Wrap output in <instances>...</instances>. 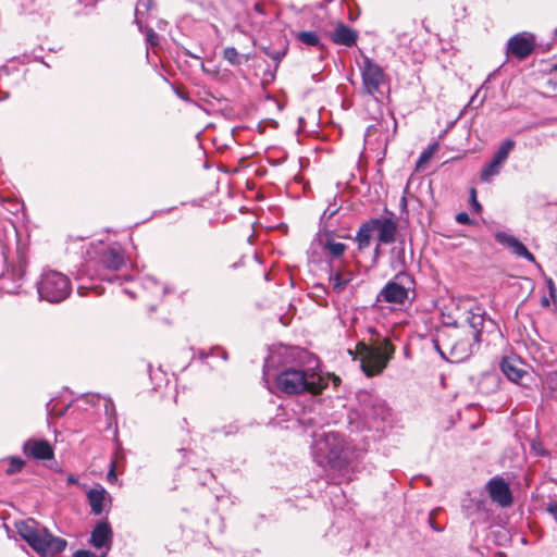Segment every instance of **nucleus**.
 Returning a JSON list of instances; mask_svg holds the SVG:
<instances>
[{
	"mask_svg": "<svg viewBox=\"0 0 557 557\" xmlns=\"http://www.w3.org/2000/svg\"><path fill=\"white\" fill-rule=\"evenodd\" d=\"M296 38L300 42L311 47L319 46L320 44V38L315 32H299Z\"/></svg>",
	"mask_w": 557,
	"mask_h": 557,
	"instance_id": "a878e982",
	"label": "nucleus"
},
{
	"mask_svg": "<svg viewBox=\"0 0 557 557\" xmlns=\"http://www.w3.org/2000/svg\"><path fill=\"white\" fill-rule=\"evenodd\" d=\"M358 403L349 412V424L356 431L380 430L391 416L385 400L370 392H360Z\"/></svg>",
	"mask_w": 557,
	"mask_h": 557,
	"instance_id": "7ed1b4c3",
	"label": "nucleus"
},
{
	"mask_svg": "<svg viewBox=\"0 0 557 557\" xmlns=\"http://www.w3.org/2000/svg\"><path fill=\"white\" fill-rule=\"evenodd\" d=\"M470 203H471L473 212L480 213L482 211V206L478 201V198H476V190H475V188H471L470 189Z\"/></svg>",
	"mask_w": 557,
	"mask_h": 557,
	"instance_id": "2f4dec72",
	"label": "nucleus"
},
{
	"mask_svg": "<svg viewBox=\"0 0 557 557\" xmlns=\"http://www.w3.org/2000/svg\"><path fill=\"white\" fill-rule=\"evenodd\" d=\"M25 465V461L18 457H11L9 459V467L7 468L5 472L8 474H13L16 472H20Z\"/></svg>",
	"mask_w": 557,
	"mask_h": 557,
	"instance_id": "c85d7f7f",
	"label": "nucleus"
},
{
	"mask_svg": "<svg viewBox=\"0 0 557 557\" xmlns=\"http://www.w3.org/2000/svg\"><path fill=\"white\" fill-rule=\"evenodd\" d=\"M223 57L232 65H239L243 63V58L234 47H226L223 50Z\"/></svg>",
	"mask_w": 557,
	"mask_h": 557,
	"instance_id": "bb28decb",
	"label": "nucleus"
},
{
	"mask_svg": "<svg viewBox=\"0 0 557 557\" xmlns=\"http://www.w3.org/2000/svg\"><path fill=\"white\" fill-rule=\"evenodd\" d=\"M286 51V47H284L282 50H271L269 48L264 49L265 54L277 63L285 57Z\"/></svg>",
	"mask_w": 557,
	"mask_h": 557,
	"instance_id": "7c9ffc66",
	"label": "nucleus"
},
{
	"mask_svg": "<svg viewBox=\"0 0 557 557\" xmlns=\"http://www.w3.org/2000/svg\"><path fill=\"white\" fill-rule=\"evenodd\" d=\"M412 278L404 271L398 272L393 281H389L379 293L377 301L394 305H403L408 299Z\"/></svg>",
	"mask_w": 557,
	"mask_h": 557,
	"instance_id": "6e6552de",
	"label": "nucleus"
},
{
	"mask_svg": "<svg viewBox=\"0 0 557 557\" xmlns=\"http://www.w3.org/2000/svg\"><path fill=\"white\" fill-rule=\"evenodd\" d=\"M312 363L313 366L286 368L276 376V387L288 395L320 394L327 386V380L317 371L318 361L312 360Z\"/></svg>",
	"mask_w": 557,
	"mask_h": 557,
	"instance_id": "f03ea898",
	"label": "nucleus"
},
{
	"mask_svg": "<svg viewBox=\"0 0 557 557\" xmlns=\"http://www.w3.org/2000/svg\"><path fill=\"white\" fill-rule=\"evenodd\" d=\"M547 511L557 518V502H550L547 506Z\"/></svg>",
	"mask_w": 557,
	"mask_h": 557,
	"instance_id": "4c0bfd02",
	"label": "nucleus"
},
{
	"mask_svg": "<svg viewBox=\"0 0 557 557\" xmlns=\"http://www.w3.org/2000/svg\"><path fill=\"white\" fill-rule=\"evenodd\" d=\"M112 530L108 521H100L91 531L90 544L97 549H106L101 557H104L111 547Z\"/></svg>",
	"mask_w": 557,
	"mask_h": 557,
	"instance_id": "dca6fc26",
	"label": "nucleus"
},
{
	"mask_svg": "<svg viewBox=\"0 0 557 557\" xmlns=\"http://www.w3.org/2000/svg\"><path fill=\"white\" fill-rule=\"evenodd\" d=\"M479 94H480V89H478V90H476V92L472 96V98H471V100H470V104H472V103H474V102H475V100H476V98H478Z\"/></svg>",
	"mask_w": 557,
	"mask_h": 557,
	"instance_id": "ea45409f",
	"label": "nucleus"
},
{
	"mask_svg": "<svg viewBox=\"0 0 557 557\" xmlns=\"http://www.w3.org/2000/svg\"><path fill=\"white\" fill-rule=\"evenodd\" d=\"M480 341H475L471 335L460 337L450 344L449 347V361L462 362L468 359L472 352L473 347Z\"/></svg>",
	"mask_w": 557,
	"mask_h": 557,
	"instance_id": "4468645a",
	"label": "nucleus"
},
{
	"mask_svg": "<svg viewBox=\"0 0 557 557\" xmlns=\"http://www.w3.org/2000/svg\"><path fill=\"white\" fill-rule=\"evenodd\" d=\"M313 460L322 468H330L350 480L348 468L358 458L355 446L337 432L317 434L311 446Z\"/></svg>",
	"mask_w": 557,
	"mask_h": 557,
	"instance_id": "f257e3e1",
	"label": "nucleus"
},
{
	"mask_svg": "<svg viewBox=\"0 0 557 557\" xmlns=\"http://www.w3.org/2000/svg\"><path fill=\"white\" fill-rule=\"evenodd\" d=\"M546 283H547L549 296H550V298H553L555 300L557 298V289H556L555 283L550 277H548L546 280Z\"/></svg>",
	"mask_w": 557,
	"mask_h": 557,
	"instance_id": "c9c22d12",
	"label": "nucleus"
},
{
	"mask_svg": "<svg viewBox=\"0 0 557 557\" xmlns=\"http://www.w3.org/2000/svg\"><path fill=\"white\" fill-rule=\"evenodd\" d=\"M486 491L491 499L505 508L512 504V494L509 484L500 476H494L486 483Z\"/></svg>",
	"mask_w": 557,
	"mask_h": 557,
	"instance_id": "f8f14e48",
	"label": "nucleus"
},
{
	"mask_svg": "<svg viewBox=\"0 0 557 557\" xmlns=\"http://www.w3.org/2000/svg\"><path fill=\"white\" fill-rule=\"evenodd\" d=\"M495 239L498 244L508 248L517 257L527 259L530 262L535 263L534 256L527 249V247L515 236L505 232H497Z\"/></svg>",
	"mask_w": 557,
	"mask_h": 557,
	"instance_id": "f3484780",
	"label": "nucleus"
},
{
	"mask_svg": "<svg viewBox=\"0 0 557 557\" xmlns=\"http://www.w3.org/2000/svg\"><path fill=\"white\" fill-rule=\"evenodd\" d=\"M502 372L512 382H518L524 374V371L519 368L515 359L505 357L500 362Z\"/></svg>",
	"mask_w": 557,
	"mask_h": 557,
	"instance_id": "4be33fe9",
	"label": "nucleus"
},
{
	"mask_svg": "<svg viewBox=\"0 0 557 557\" xmlns=\"http://www.w3.org/2000/svg\"><path fill=\"white\" fill-rule=\"evenodd\" d=\"M152 5V0H138L135 8V23L139 30L144 29V24L147 22V16Z\"/></svg>",
	"mask_w": 557,
	"mask_h": 557,
	"instance_id": "5701e85b",
	"label": "nucleus"
},
{
	"mask_svg": "<svg viewBox=\"0 0 557 557\" xmlns=\"http://www.w3.org/2000/svg\"><path fill=\"white\" fill-rule=\"evenodd\" d=\"M374 233H377L380 244H392L396 238L397 224L391 218H374L362 223L355 237L360 251L370 246Z\"/></svg>",
	"mask_w": 557,
	"mask_h": 557,
	"instance_id": "423d86ee",
	"label": "nucleus"
},
{
	"mask_svg": "<svg viewBox=\"0 0 557 557\" xmlns=\"http://www.w3.org/2000/svg\"><path fill=\"white\" fill-rule=\"evenodd\" d=\"M437 150V144L434 143L432 145H430L419 157L418 161H417V168L420 169L422 168L424 164H426L430 159L433 157V154L435 153V151Z\"/></svg>",
	"mask_w": 557,
	"mask_h": 557,
	"instance_id": "cd10ccee",
	"label": "nucleus"
},
{
	"mask_svg": "<svg viewBox=\"0 0 557 557\" xmlns=\"http://www.w3.org/2000/svg\"><path fill=\"white\" fill-rule=\"evenodd\" d=\"M71 292L69 278L57 271H47L38 284V293L42 299L50 302L64 300Z\"/></svg>",
	"mask_w": 557,
	"mask_h": 557,
	"instance_id": "0eeeda50",
	"label": "nucleus"
},
{
	"mask_svg": "<svg viewBox=\"0 0 557 557\" xmlns=\"http://www.w3.org/2000/svg\"><path fill=\"white\" fill-rule=\"evenodd\" d=\"M222 357H223L224 359H226V358H227V355H226V352H225V351H223V352H222Z\"/></svg>",
	"mask_w": 557,
	"mask_h": 557,
	"instance_id": "a18cd8bd",
	"label": "nucleus"
},
{
	"mask_svg": "<svg viewBox=\"0 0 557 557\" xmlns=\"http://www.w3.org/2000/svg\"><path fill=\"white\" fill-rule=\"evenodd\" d=\"M354 272L347 269H332L330 273V284L332 290L341 294L345 290L346 286L352 281Z\"/></svg>",
	"mask_w": 557,
	"mask_h": 557,
	"instance_id": "a211bd4d",
	"label": "nucleus"
},
{
	"mask_svg": "<svg viewBox=\"0 0 557 557\" xmlns=\"http://www.w3.org/2000/svg\"><path fill=\"white\" fill-rule=\"evenodd\" d=\"M18 535L39 555L52 557L62 553L67 542L51 534L46 528L35 520L17 521L15 523Z\"/></svg>",
	"mask_w": 557,
	"mask_h": 557,
	"instance_id": "20e7f679",
	"label": "nucleus"
},
{
	"mask_svg": "<svg viewBox=\"0 0 557 557\" xmlns=\"http://www.w3.org/2000/svg\"><path fill=\"white\" fill-rule=\"evenodd\" d=\"M356 350L360 358L361 369L367 376L382 373L394 354V347L387 338L376 346L367 345L363 342L358 343Z\"/></svg>",
	"mask_w": 557,
	"mask_h": 557,
	"instance_id": "39448f33",
	"label": "nucleus"
},
{
	"mask_svg": "<svg viewBox=\"0 0 557 557\" xmlns=\"http://www.w3.org/2000/svg\"><path fill=\"white\" fill-rule=\"evenodd\" d=\"M100 269L97 270V276L103 281L113 282L116 275L110 272L119 271L125 264V258L120 248L107 247L100 256Z\"/></svg>",
	"mask_w": 557,
	"mask_h": 557,
	"instance_id": "9d476101",
	"label": "nucleus"
},
{
	"mask_svg": "<svg viewBox=\"0 0 557 557\" xmlns=\"http://www.w3.org/2000/svg\"><path fill=\"white\" fill-rule=\"evenodd\" d=\"M115 467H116L115 461H111L110 469H109L108 476H107V479L110 483H115L117 481Z\"/></svg>",
	"mask_w": 557,
	"mask_h": 557,
	"instance_id": "473e14b6",
	"label": "nucleus"
},
{
	"mask_svg": "<svg viewBox=\"0 0 557 557\" xmlns=\"http://www.w3.org/2000/svg\"><path fill=\"white\" fill-rule=\"evenodd\" d=\"M23 453L38 460H49L54 457L53 448L46 440H27L23 445Z\"/></svg>",
	"mask_w": 557,
	"mask_h": 557,
	"instance_id": "2eb2a0df",
	"label": "nucleus"
},
{
	"mask_svg": "<svg viewBox=\"0 0 557 557\" xmlns=\"http://www.w3.org/2000/svg\"><path fill=\"white\" fill-rule=\"evenodd\" d=\"M535 45L536 39L534 34L521 32L509 38L506 46V52L518 60H524L532 54L535 49Z\"/></svg>",
	"mask_w": 557,
	"mask_h": 557,
	"instance_id": "9b49d317",
	"label": "nucleus"
},
{
	"mask_svg": "<svg viewBox=\"0 0 557 557\" xmlns=\"http://www.w3.org/2000/svg\"><path fill=\"white\" fill-rule=\"evenodd\" d=\"M141 33H145L146 35V40L147 42L151 46V47H154L158 45V35L157 33L152 29V28H149L146 26V24H144V29L140 30Z\"/></svg>",
	"mask_w": 557,
	"mask_h": 557,
	"instance_id": "c756f323",
	"label": "nucleus"
},
{
	"mask_svg": "<svg viewBox=\"0 0 557 557\" xmlns=\"http://www.w3.org/2000/svg\"><path fill=\"white\" fill-rule=\"evenodd\" d=\"M357 38L358 34L343 23H339L331 35V39L334 44L346 47L354 46Z\"/></svg>",
	"mask_w": 557,
	"mask_h": 557,
	"instance_id": "6ab92c4d",
	"label": "nucleus"
},
{
	"mask_svg": "<svg viewBox=\"0 0 557 557\" xmlns=\"http://www.w3.org/2000/svg\"><path fill=\"white\" fill-rule=\"evenodd\" d=\"M319 247L322 249L326 259L332 260L339 259L344 256L347 245L341 242H337L332 233L327 232L323 235H319L317 239L313 240L311 248Z\"/></svg>",
	"mask_w": 557,
	"mask_h": 557,
	"instance_id": "ddd939ff",
	"label": "nucleus"
},
{
	"mask_svg": "<svg viewBox=\"0 0 557 557\" xmlns=\"http://www.w3.org/2000/svg\"><path fill=\"white\" fill-rule=\"evenodd\" d=\"M66 480L69 484H76L78 482V479L73 474H70Z\"/></svg>",
	"mask_w": 557,
	"mask_h": 557,
	"instance_id": "58836bf2",
	"label": "nucleus"
},
{
	"mask_svg": "<svg viewBox=\"0 0 557 557\" xmlns=\"http://www.w3.org/2000/svg\"><path fill=\"white\" fill-rule=\"evenodd\" d=\"M555 35H556V37H557V28L555 29Z\"/></svg>",
	"mask_w": 557,
	"mask_h": 557,
	"instance_id": "de8ad7c7",
	"label": "nucleus"
},
{
	"mask_svg": "<svg viewBox=\"0 0 557 557\" xmlns=\"http://www.w3.org/2000/svg\"><path fill=\"white\" fill-rule=\"evenodd\" d=\"M104 408H106V413L110 418H114L115 417V413H116L115 406H114V403L111 399H106Z\"/></svg>",
	"mask_w": 557,
	"mask_h": 557,
	"instance_id": "72a5a7b5",
	"label": "nucleus"
},
{
	"mask_svg": "<svg viewBox=\"0 0 557 557\" xmlns=\"http://www.w3.org/2000/svg\"><path fill=\"white\" fill-rule=\"evenodd\" d=\"M381 245H382V244L377 243V245H376V247H375V250H374V256H375V257H377V256H379V253H380V246H381Z\"/></svg>",
	"mask_w": 557,
	"mask_h": 557,
	"instance_id": "79ce46f5",
	"label": "nucleus"
},
{
	"mask_svg": "<svg viewBox=\"0 0 557 557\" xmlns=\"http://www.w3.org/2000/svg\"><path fill=\"white\" fill-rule=\"evenodd\" d=\"M359 70L362 78L363 92L375 97V95L380 92L381 86L385 83L384 70L367 55L362 57Z\"/></svg>",
	"mask_w": 557,
	"mask_h": 557,
	"instance_id": "1a4fd4ad",
	"label": "nucleus"
},
{
	"mask_svg": "<svg viewBox=\"0 0 557 557\" xmlns=\"http://www.w3.org/2000/svg\"><path fill=\"white\" fill-rule=\"evenodd\" d=\"M85 288H86V287L79 286V287H78V293H79L81 295H83V292H82V290H83V289H85Z\"/></svg>",
	"mask_w": 557,
	"mask_h": 557,
	"instance_id": "c03bdc74",
	"label": "nucleus"
},
{
	"mask_svg": "<svg viewBox=\"0 0 557 557\" xmlns=\"http://www.w3.org/2000/svg\"><path fill=\"white\" fill-rule=\"evenodd\" d=\"M255 10H256L257 12H259V13H262L261 4L256 3V4H255Z\"/></svg>",
	"mask_w": 557,
	"mask_h": 557,
	"instance_id": "37998d69",
	"label": "nucleus"
},
{
	"mask_svg": "<svg viewBox=\"0 0 557 557\" xmlns=\"http://www.w3.org/2000/svg\"><path fill=\"white\" fill-rule=\"evenodd\" d=\"M2 274H3V271H2V269H0V277L2 276Z\"/></svg>",
	"mask_w": 557,
	"mask_h": 557,
	"instance_id": "49530a36",
	"label": "nucleus"
},
{
	"mask_svg": "<svg viewBox=\"0 0 557 557\" xmlns=\"http://www.w3.org/2000/svg\"><path fill=\"white\" fill-rule=\"evenodd\" d=\"M541 302H542L543 307H548L549 306V300L546 297H543Z\"/></svg>",
	"mask_w": 557,
	"mask_h": 557,
	"instance_id": "a19ab883",
	"label": "nucleus"
},
{
	"mask_svg": "<svg viewBox=\"0 0 557 557\" xmlns=\"http://www.w3.org/2000/svg\"><path fill=\"white\" fill-rule=\"evenodd\" d=\"M466 320L471 327V336L475 341H481V333L485 323V313L480 307H475L467 312Z\"/></svg>",
	"mask_w": 557,
	"mask_h": 557,
	"instance_id": "aec40b11",
	"label": "nucleus"
},
{
	"mask_svg": "<svg viewBox=\"0 0 557 557\" xmlns=\"http://www.w3.org/2000/svg\"><path fill=\"white\" fill-rule=\"evenodd\" d=\"M502 164L491 160L481 171V180L488 182L493 176L497 175L500 171Z\"/></svg>",
	"mask_w": 557,
	"mask_h": 557,
	"instance_id": "393cba45",
	"label": "nucleus"
},
{
	"mask_svg": "<svg viewBox=\"0 0 557 557\" xmlns=\"http://www.w3.org/2000/svg\"><path fill=\"white\" fill-rule=\"evenodd\" d=\"M87 498L91 512L95 515H101L104 510V505L108 498L107 491L102 486L91 488L87 493Z\"/></svg>",
	"mask_w": 557,
	"mask_h": 557,
	"instance_id": "412c9836",
	"label": "nucleus"
},
{
	"mask_svg": "<svg viewBox=\"0 0 557 557\" xmlns=\"http://www.w3.org/2000/svg\"><path fill=\"white\" fill-rule=\"evenodd\" d=\"M73 557H97V555L87 549H78L73 554Z\"/></svg>",
	"mask_w": 557,
	"mask_h": 557,
	"instance_id": "e433bc0d",
	"label": "nucleus"
},
{
	"mask_svg": "<svg viewBox=\"0 0 557 557\" xmlns=\"http://www.w3.org/2000/svg\"><path fill=\"white\" fill-rule=\"evenodd\" d=\"M513 147H515L513 140L507 139V140L503 141L502 145L499 146L498 150L493 156L492 160H494L503 165L504 162L507 160L509 153L513 149Z\"/></svg>",
	"mask_w": 557,
	"mask_h": 557,
	"instance_id": "b1692460",
	"label": "nucleus"
},
{
	"mask_svg": "<svg viewBox=\"0 0 557 557\" xmlns=\"http://www.w3.org/2000/svg\"><path fill=\"white\" fill-rule=\"evenodd\" d=\"M456 221L459 223V224H471V219L469 218V214L467 212H459L457 215H456Z\"/></svg>",
	"mask_w": 557,
	"mask_h": 557,
	"instance_id": "f704fd0d",
	"label": "nucleus"
}]
</instances>
